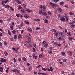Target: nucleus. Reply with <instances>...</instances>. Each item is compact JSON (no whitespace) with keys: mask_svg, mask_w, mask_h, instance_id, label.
Returning a JSON list of instances; mask_svg holds the SVG:
<instances>
[{"mask_svg":"<svg viewBox=\"0 0 75 75\" xmlns=\"http://www.w3.org/2000/svg\"><path fill=\"white\" fill-rule=\"evenodd\" d=\"M3 23V21L2 20L0 19V23Z\"/></svg>","mask_w":75,"mask_h":75,"instance_id":"nucleus-51","label":"nucleus"},{"mask_svg":"<svg viewBox=\"0 0 75 75\" xmlns=\"http://www.w3.org/2000/svg\"><path fill=\"white\" fill-rule=\"evenodd\" d=\"M24 23H25V24H29V22L27 21H24Z\"/></svg>","mask_w":75,"mask_h":75,"instance_id":"nucleus-16","label":"nucleus"},{"mask_svg":"<svg viewBox=\"0 0 75 75\" xmlns=\"http://www.w3.org/2000/svg\"><path fill=\"white\" fill-rule=\"evenodd\" d=\"M34 21H40V19H34Z\"/></svg>","mask_w":75,"mask_h":75,"instance_id":"nucleus-23","label":"nucleus"},{"mask_svg":"<svg viewBox=\"0 0 75 75\" xmlns=\"http://www.w3.org/2000/svg\"><path fill=\"white\" fill-rule=\"evenodd\" d=\"M67 34L69 36H71V32H68L67 33Z\"/></svg>","mask_w":75,"mask_h":75,"instance_id":"nucleus-20","label":"nucleus"},{"mask_svg":"<svg viewBox=\"0 0 75 75\" xmlns=\"http://www.w3.org/2000/svg\"><path fill=\"white\" fill-rule=\"evenodd\" d=\"M7 44H8V43L7 42L5 41L4 42V44L5 46H6L7 45Z\"/></svg>","mask_w":75,"mask_h":75,"instance_id":"nucleus-34","label":"nucleus"},{"mask_svg":"<svg viewBox=\"0 0 75 75\" xmlns=\"http://www.w3.org/2000/svg\"><path fill=\"white\" fill-rule=\"evenodd\" d=\"M57 16L58 17H61L62 16L60 14H58Z\"/></svg>","mask_w":75,"mask_h":75,"instance_id":"nucleus-57","label":"nucleus"},{"mask_svg":"<svg viewBox=\"0 0 75 75\" xmlns=\"http://www.w3.org/2000/svg\"><path fill=\"white\" fill-rule=\"evenodd\" d=\"M42 15L43 16H47V13H46V12H42Z\"/></svg>","mask_w":75,"mask_h":75,"instance_id":"nucleus-9","label":"nucleus"},{"mask_svg":"<svg viewBox=\"0 0 75 75\" xmlns=\"http://www.w3.org/2000/svg\"><path fill=\"white\" fill-rule=\"evenodd\" d=\"M0 61L2 62H5L7 61V59H5L3 58H2L0 59Z\"/></svg>","mask_w":75,"mask_h":75,"instance_id":"nucleus-3","label":"nucleus"},{"mask_svg":"<svg viewBox=\"0 0 75 75\" xmlns=\"http://www.w3.org/2000/svg\"><path fill=\"white\" fill-rule=\"evenodd\" d=\"M24 32V30H21V34H23V33Z\"/></svg>","mask_w":75,"mask_h":75,"instance_id":"nucleus-63","label":"nucleus"},{"mask_svg":"<svg viewBox=\"0 0 75 75\" xmlns=\"http://www.w3.org/2000/svg\"><path fill=\"white\" fill-rule=\"evenodd\" d=\"M30 42V41H26V42H25V43L26 44H28Z\"/></svg>","mask_w":75,"mask_h":75,"instance_id":"nucleus-45","label":"nucleus"},{"mask_svg":"<svg viewBox=\"0 0 75 75\" xmlns=\"http://www.w3.org/2000/svg\"><path fill=\"white\" fill-rule=\"evenodd\" d=\"M23 17L25 18H28L29 17V16L27 14H25L24 15Z\"/></svg>","mask_w":75,"mask_h":75,"instance_id":"nucleus-4","label":"nucleus"},{"mask_svg":"<svg viewBox=\"0 0 75 75\" xmlns=\"http://www.w3.org/2000/svg\"><path fill=\"white\" fill-rule=\"evenodd\" d=\"M28 41H31V38L30 37H28Z\"/></svg>","mask_w":75,"mask_h":75,"instance_id":"nucleus-44","label":"nucleus"},{"mask_svg":"<svg viewBox=\"0 0 75 75\" xmlns=\"http://www.w3.org/2000/svg\"><path fill=\"white\" fill-rule=\"evenodd\" d=\"M59 35L60 37H63L65 36V34H64L63 32H60L59 33Z\"/></svg>","mask_w":75,"mask_h":75,"instance_id":"nucleus-2","label":"nucleus"},{"mask_svg":"<svg viewBox=\"0 0 75 75\" xmlns=\"http://www.w3.org/2000/svg\"><path fill=\"white\" fill-rule=\"evenodd\" d=\"M70 1H71V3H72V4H74V1H72V0H71Z\"/></svg>","mask_w":75,"mask_h":75,"instance_id":"nucleus-54","label":"nucleus"},{"mask_svg":"<svg viewBox=\"0 0 75 75\" xmlns=\"http://www.w3.org/2000/svg\"><path fill=\"white\" fill-rule=\"evenodd\" d=\"M18 10H20V9H21V8H22V7L21 6H18Z\"/></svg>","mask_w":75,"mask_h":75,"instance_id":"nucleus-26","label":"nucleus"},{"mask_svg":"<svg viewBox=\"0 0 75 75\" xmlns=\"http://www.w3.org/2000/svg\"><path fill=\"white\" fill-rule=\"evenodd\" d=\"M66 21H68V18L66 16H64Z\"/></svg>","mask_w":75,"mask_h":75,"instance_id":"nucleus-37","label":"nucleus"},{"mask_svg":"<svg viewBox=\"0 0 75 75\" xmlns=\"http://www.w3.org/2000/svg\"><path fill=\"white\" fill-rule=\"evenodd\" d=\"M48 52L49 54H52V50H48Z\"/></svg>","mask_w":75,"mask_h":75,"instance_id":"nucleus-11","label":"nucleus"},{"mask_svg":"<svg viewBox=\"0 0 75 75\" xmlns=\"http://www.w3.org/2000/svg\"><path fill=\"white\" fill-rule=\"evenodd\" d=\"M64 1L60 3V5H62V6H63L64 5Z\"/></svg>","mask_w":75,"mask_h":75,"instance_id":"nucleus-32","label":"nucleus"},{"mask_svg":"<svg viewBox=\"0 0 75 75\" xmlns=\"http://www.w3.org/2000/svg\"><path fill=\"white\" fill-rule=\"evenodd\" d=\"M63 62H65L66 61H67V59H64L63 60Z\"/></svg>","mask_w":75,"mask_h":75,"instance_id":"nucleus-47","label":"nucleus"},{"mask_svg":"<svg viewBox=\"0 0 75 75\" xmlns=\"http://www.w3.org/2000/svg\"><path fill=\"white\" fill-rule=\"evenodd\" d=\"M3 67H0V72H3Z\"/></svg>","mask_w":75,"mask_h":75,"instance_id":"nucleus-12","label":"nucleus"},{"mask_svg":"<svg viewBox=\"0 0 75 75\" xmlns=\"http://www.w3.org/2000/svg\"><path fill=\"white\" fill-rule=\"evenodd\" d=\"M8 0H4V2L5 3H7L8 2Z\"/></svg>","mask_w":75,"mask_h":75,"instance_id":"nucleus-52","label":"nucleus"},{"mask_svg":"<svg viewBox=\"0 0 75 75\" xmlns=\"http://www.w3.org/2000/svg\"><path fill=\"white\" fill-rule=\"evenodd\" d=\"M60 19L61 21H62V22H65L66 21L65 20V17L64 16L61 17L60 18Z\"/></svg>","mask_w":75,"mask_h":75,"instance_id":"nucleus-1","label":"nucleus"},{"mask_svg":"<svg viewBox=\"0 0 75 75\" xmlns=\"http://www.w3.org/2000/svg\"><path fill=\"white\" fill-rule=\"evenodd\" d=\"M4 54H5V55H6V56H7V55H8V53H7V52H4Z\"/></svg>","mask_w":75,"mask_h":75,"instance_id":"nucleus-46","label":"nucleus"},{"mask_svg":"<svg viewBox=\"0 0 75 75\" xmlns=\"http://www.w3.org/2000/svg\"><path fill=\"white\" fill-rule=\"evenodd\" d=\"M45 23H48V20H47V19H45Z\"/></svg>","mask_w":75,"mask_h":75,"instance_id":"nucleus-25","label":"nucleus"},{"mask_svg":"<svg viewBox=\"0 0 75 75\" xmlns=\"http://www.w3.org/2000/svg\"><path fill=\"white\" fill-rule=\"evenodd\" d=\"M42 74L41 75H47V74H46L44 73H42Z\"/></svg>","mask_w":75,"mask_h":75,"instance_id":"nucleus-64","label":"nucleus"},{"mask_svg":"<svg viewBox=\"0 0 75 75\" xmlns=\"http://www.w3.org/2000/svg\"><path fill=\"white\" fill-rule=\"evenodd\" d=\"M57 11L59 13H61V12L62 11V9H61V8H58Z\"/></svg>","mask_w":75,"mask_h":75,"instance_id":"nucleus-6","label":"nucleus"},{"mask_svg":"<svg viewBox=\"0 0 75 75\" xmlns=\"http://www.w3.org/2000/svg\"><path fill=\"white\" fill-rule=\"evenodd\" d=\"M14 38L15 40L17 39V36L16 35H14Z\"/></svg>","mask_w":75,"mask_h":75,"instance_id":"nucleus-22","label":"nucleus"},{"mask_svg":"<svg viewBox=\"0 0 75 75\" xmlns=\"http://www.w3.org/2000/svg\"><path fill=\"white\" fill-rule=\"evenodd\" d=\"M46 18L47 20H49L50 19V16H46Z\"/></svg>","mask_w":75,"mask_h":75,"instance_id":"nucleus-40","label":"nucleus"},{"mask_svg":"<svg viewBox=\"0 0 75 75\" xmlns=\"http://www.w3.org/2000/svg\"><path fill=\"white\" fill-rule=\"evenodd\" d=\"M36 30H40V28L39 27H37L36 28Z\"/></svg>","mask_w":75,"mask_h":75,"instance_id":"nucleus-42","label":"nucleus"},{"mask_svg":"<svg viewBox=\"0 0 75 75\" xmlns=\"http://www.w3.org/2000/svg\"><path fill=\"white\" fill-rule=\"evenodd\" d=\"M13 72H17V69H14L13 70Z\"/></svg>","mask_w":75,"mask_h":75,"instance_id":"nucleus-35","label":"nucleus"},{"mask_svg":"<svg viewBox=\"0 0 75 75\" xmlns=\"http://www.w3.org/2000/svg\"><path fill=\"white\" fill-rule=\"evenodd\" d=\"M22 37V35L21 34H19L18 35V38H21Z\"/></svg>","mask_w":75,"mask_h":75,"instance_id":"nucleus-24","label":"nucleus"},{"mask_svg":"<svg viewBox=\"0 0 75 75\" xmlns=\"http://www.w3.org/2000/svg\"><path fill=\"white\" fill-rule=\"evenodd\" d=\"M16 16L18 17H20V14H16Z\"/></svg>","mask_w":75,"mask_h":75,"instance_id":"nucleus-55","label":"nucleus"},{"mask_svg":"<svg viewBox=\"0 0 75 75\" xmlns=\"http://www.w3.org/2000/svg\"><path fill=\"white\" fill-rule=\"evenodd\" d=\"M53 1L54 3H57L59 1V0H53Z\"/></svg>","mask_w":75,"mask_h":75,"instance_id":"nucleus-33","label":"nucleus"},{"mask_svg":"<svg viewBox=\"0 0 75 75\" xmlns=\"http://www.w3.org/2000/svg\"><path fill=\"white\" fill-rule=\"evenodd\" d=\"M74 27H75V25H74V24H73L72 25H71L70 26V28H74Z\"/></svg>","mask_w":75,"mask_h":75,"instance_id":"nucleus-14","label":"nucleus"},{"mask_svg":"<svg viewBox=\"0 0 75 75\" xmlns=\"http://www.w3.org/2000/svg\"><path fill=\"white\" fill-rule=\"evenodd\" d=\"M12 33H13V34H15V33H16V31L14 30H13L12 31Z\"/></svg>","mask_w":75,"mask_h":75,"instance_id":"nucleus-56","label":"nucleus"},{"mask_svg":"<svg viewBox=\"0 0 75 75\" xmlns=\"http://www.w3.org/2000/svg\"><path fill=\"white\" fill-rule=\"evenodd\" d=\"M6 3H5L4 2V0H2V4H3V6H4L5 7L6 6V5H5V4H6Z\"/></svg>","mask_w":75,"mask_h":75,"instance_id":"nucleus-8","label":"nucleus"},{"mask_svg":"<svg viewBox=\"0 0 75 75\" xmlns=\"http://www.w3.org/2000/svg\"><path fill=\"white\" fill-rule=\"evenodd\" d=\"M28 31H32V30H31V29L30 28H29L28 29Z\"/></svg>","mask_w":75,"mask_h":75,"instance_id":"nucleus-60","label":"nucleus"},{"mask_svg":"<svg viewBox=\"0 0 75 75\" xmlns=\"http://www.w3.org/2000/svg\"><path fill=\"white\" fill-rule=\"evenodd\" d=\"M50 5H52V6H53V7H54V6H57V4H53L52 3V2H50Z\"/></svg>","mask_w":75,"mask_h":75,"instance_id":"nucleus-5","label":"nucleus"},{"mask_svg":"<svg viewBox=\"0 0 75 75\" xmlns=\"http://www.w3.org/2000/svg\"><path fill=\"white\" fill-rule=\"evenodd\" d=\"M8 35H11V32H10V30H8Z\"/></svg>","mask_w":75,"mask_h":75,"instance_id":"nucleus-18","label":"nucleus"},{"mask_svg":"<svg viewBox=\"0 0 75 75\" xmlns=\"http://www.w3.org/2000/svg\"><path fill=\"white\" fill-rule=\"evenodd\" d=\"M47 70V71H49V72H50V71H51V69H50V68H46V71Z\"/></svg>","mask_w":75,"mask_h":75,"instance_id":"nucleus-39","label":"nucleus"},{"mask_svg":"<svg viewBox=\"0 0 75 75\" xmlns=\"http://www.w3.org/2000/svg\"><path fill=\"white\" fill-rule=\"evenodd\" d=\"M65 73V72L64 71H61V74H64Z\"/></svg>","mask_w":75,"mask_h":75,"instance_id":"nucleus-59","label":"nucleus"},{"mask_svg":"<svg viewBox=\"0 0 75 75\" xmlns=\"http://www.w3.org/2000/svg\"><path fill=\"white\" fill-rule=\"evenodd\" d=\"M22 59L25 62L27 61V59L24 57H22Z\"/></svg>","mask_w":75,"mask_h":75,"instance_id":"nucleus-15","label":"nucleus"},{"mask_svg":"<svg viewBox=\"0 0 75 75\" xmlns=\"http://www.w3.org/2000/svg\"><path fill=\"white\" fill-rule=\"evenodd\" d=\"M10 9L12 11H14V9L11 6L10 7Z\"/></svg>","mask_w":75,"mask_h":75,"instance_id":"nucleus-31","label":"nucleus"},{"mask_svg":"<svg viewBox=\"0 0 75 75\" xmlns=\"http://www.w3.org/2000/svg\"><path fill=\"white\" fill-rule=\"evenodd\" d=\"M69 14L70 15H71V16L72 15H74V13L71 12H69Z\"/></svg>","mask_w":75,"mask_h":75,"instance_id":"nucleus-38","label":"nucleus"},{"mask_svg":"<svg viewBox=\"0 0 75 75\" xmlns=\"http://www.w3.org/2000/svg\"><path fill=\"white\" fill-rule=\"evenodd\" d=\"M69 40H71V41H72V40L73 39V38H72V37L69 36Z\"/></svg>","mask_w":75,"mask_h":75,"instance_id":"nucleus-17","label":"nucleus"},{"mask_svg":"<svg viewBox=\"0 0 75 75\" xmlns=\"http://www.w3.org/2000/svg\"><path fill=\"white\" fill-rule=\"evenodd\" d=\"M13 26L12 25L10 27V28H11V30H13L14 28H13Z\"/></svg>","mask_w":75,"mask_h":75,"instance_id":"nucleus-19","label":"nucleus"},{"mask_svg":"<svg viewBox=\"0 0 75 75\" xmlns=\"http://www.w3.org/2000/svg\"><path fill=\"white\" fill-rule=\"evenodd\" d=\"M59 63L62 65H64V63H63V62H60Z\"/></svg>","mask_w":75,"mask_h":75,"instance_id":"nucleus-62","label":"nucleus"},{"mask_svg":"<svg viewBox=\"0 0 75 75\" xmlns=\"http://www.w3.org/2000/svg\"><path fill=\"white\" fill-rule=\"evenodd\" d=\"M71 75H75V74L74 72H73L71 74Z\"/></svg>","mask_w":75,"mask_h":75,"instance_id":"nucleus-61","label":"nucleus"},{"mask_svg":"<svg viewBox=\"0 0 75 75\" xmlns=\"http://www.w3.org/2000/svg\"><path fill=\"white\" fill-rule=\"evenodd\" d=\"M21 62V57H19L18 58V62Z\"/></svg>","mask_w":75,"mask_h":75,"instance_id":"nucleus-28","label":"nucleus"},{"mask_svg":"<svg viewBox=\"0 0 75 75\" xmlns=\"http://www.w3.org/2000/svg\"><path fill=\"white\" fill-rule=\"evenodd\" d=\"M21 11L22 12L23 14H25V11L24 9L23 8H22L21 10Z\"/></svg>","mask_w":75,"mask_h":75,"instance_id":"nucleus-7","label":"nucleus"},{"mask_svg":"<svg viewBox=\"0 0 75 75\" xmlns=\"http://www.w3.org/2000/svg\"><path fill=\"white\" fill-rule=\"evenodd\" d=\"M52 49H54V47H49V50H51L52 51Z\"/></svg>","mask_w":75,"mask_h":75,"instance_id":"nucleus-27","label":"nucleus"},{"mask_svg":"<svg viewBox=\"0 0 75 75\" xmlns=\"http://www.w3.org/2000/svg\"><path fill=\"white\" fill-rule=\"evenodd\" d=\"M33 57L35 58V59H37V57L36 56L33 55Z\"/></svg>","mask_w":75,"mask_h":75,"instance_id":"nucleus-50","label":"nucleus"},{"mask_svg":"<svg viewBox=\"0 0 75 75\" xmlns=\"http://www.w3.org/2000/svg\"><path fill=\"white\" fill-rule=\"evenodd\" d=\"M42 53L41 54H40L39 55V58H41V57H42Z\"/></svg>","mask_w":75,"mask_h":75,"instance_id":"nucleus-48","label":"nucleus"},{"mask_svg":"<svg viewBox=\"0 0 75 75\" xmlns=\"http://www.w3.org/2000/svg\"><path fill=\"white\" fill-rule=\"evenodd\" d=\"M42 70H43V71H46V69H45V68H42Z\"/></svg>","mask_w":75,"mask_h":75,"instance_id":"nucleus-43","label":"nucleus"},{"mask_svg":"<svg viewBox=\"0 0 75 75\" xmlns=\"http://www.w3.org/2000/svg\"><path fill=\"white\" fill-rule=\"evenodd\" d=\"M18 49H19V48H18V47H16L15 51H18Z\"/></svg>","mask_w":75,"mask_h":75,"instance_id":"nucleus-41","label":"nucleus"},{"mask_svg":"<svg viewBox=\"0 0 75 75\" xmlns=\"http://www.w3.org/2000/svg\"><path fill=\"white\" fill-rule=\"evenodd\" d=\"M54 34H55V36H58V33H57V32H56V33H54Z\"/></svg>","mask_w":75,"mask_h":75,"instance_id":"nucleus-49","label":"nucleus"},{"mask_svg":"<svg viewBox=\"0 0 75 75\" xmlns=\"http://www.w3.org/2000/svg\"><path fill=\"white\" fill-rule=\"evenodd\" d=\"M42 10H40L39 11V14H42Z\"/></svg>","mask_w":75,"mask_h":75,"instance_id":"nucleus-21","label":"nucleus"},{"mask_svg":"<svg viewBox=\"0 0 75 75\" xmlns=\"http://www.w3.org/2000/svg\"><path fill=\"white\" fill-rule=\"evenodd\" d=\"M44 47H46V48H47V46H48V44L47 43H46L45 44H44Z\"/></svg>","mask_w":75,"mask_h":75,"instance_id":"nucleus-29","label":"nucleus"},{"mask_svg":"<svg viewBox=\"0 0 75 75\" xmlns=\"http://www.w3.org/2000/svg\"><path fill=\"white\" fill-rule=\"evenodd\" d=\"M50 71H53V69H52V67H50Z\"/></svg>","mask_w":75,"mask_h":75,"instance_id":"nucleus-58","label":"nucleus"},{"mask_svg":"<svg viewBox=\"0 0 75 75\" xmlns=\"http://www.w3.org/2000/svg\"><path fill=\"white\" fill-rule=\"evenodd\" d=\"M16 2L18 4H21V2L19 0H16Z\"/></svg>","mask_w":75,"mask_h":75,"instance_id":"nucleus-10","label":"nucleus"},{"mask_svg":"<svg viewBox=\"0 0 75 75\" xmlns=\"http://www.w3.org/2000/svg\"><path fill=\"white\" fill-rule=\"evenodd\" d=\"M67 53L69 55H71L72 54V52H67Z\"/></svg>","mask_w":75,"mask_h":75,"instance_id":"nucleus-36","label":"nucleus"},{"mask_svg":"<svg viewBox=\"0 0 75 75\" xmlns=\"http://www.w3.org/2000/svg\"><path fill=\"white\" fill-rule=\"evenodd\" d=\"M5 7V8H10V6L8 5H6Z\"/></svg>","mask_w":75,"mask_h":75,"instance_id":"nucleus-13","label":"nucleus"},{"mask_svg":"<svg viewBox=\"0 0 75 75\" xmlns=\"http://www.w3.org/2000/svg\"><path fill=\"white\" fill-rule=\"evenodd\" d=\"M13 62L15 63V62H16V59L15 58H13Z\"/></svg>","mask_w":75,"mask_h":75,"instance_id":"nucleus-53","label":"nucleus"},{"mask_svg":"<svg viewBox=\"0 0 75 75\" xmlns=\"http://www.w3.org/2000/svg\"><path fill=\"white\" fill-rule=\"evenodd\" d=\"M52 31L53 33H56V30L54 29H52Z\"/></svg>","mask_w":75,"mask_h":75,"instance_id":"nucleus-30","label":"nucleus"}]
</instances>
